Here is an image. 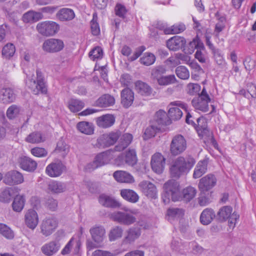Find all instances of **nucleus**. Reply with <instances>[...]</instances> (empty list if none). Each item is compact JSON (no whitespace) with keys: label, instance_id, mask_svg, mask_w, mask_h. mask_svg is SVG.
Masks as SVG:
<instances>
[{"label":"nucleus","instance_id":"1","mask_svg":"<svg viewBox=\"0 0 256 256\" xmlns=\"http://www.w3.org/2000/svg\"><path fill=\"white\" fill-rule=\"evenodd\" d=\"M34 70L32 72H24L26 75V79L25 80L26 84L31 90L34 94H38L40 92L42 94L46 93L47 88L42 73L40 70H36V80L34 79Z\"/></svg>","mask_w":256,"mask_h":256},{"label":"nucleus","instance_id":"2","mask_svg":"<svg viewBox=\"0 0 256 256\" xmlns=\"http://www.w3.org/2000/svg\"><path fill=\"white\" fill-rule=\"evenodd\" d=\"M195 162V160L191 156L178 157L173 162L170 168L172 176L179 178L184 173L189 172Z\"/></svg>","mask_w":256,"mask_h":256},{"label":"nucleus","instance_id":"3","mask_svg":"<svg viewBox=\"0 0 256 256\" xmlns=\"http://www.w3.org/2000/svg\"><path fill=\"white\" fill-rule=\"evenodd\" d=\"M121 136L119 130L112 131L100 135L94 144L96 148H104L114 144Z\"/></svg>","mask_w":256,"mask_h":256},{"label":"nucleus","instance_id":"4","mask_svg":"<svg viewBox=\"0 0 256 256\" xmlns=\"http://www.w3.org/2000/svg\"><path fill=\"white\" fill-rule=\"evenodd\" d=\"M114 152L113 150H109L98 154L92 162L86 166V170L91 172L100 166L108 164L114 158Z\"/></svg>","mask_w":256,"mask_h":256},{"label":"nucleus","instance_id":"5","mask_svg":"<svg viewBox=\"0 0 256 256\" xmlns=\"http://www.w3.org/2000/svg\"><path fill=\"white\" fill-rule=\"evenodd\" d=\"M126 212H114L110 214V218L114 222L125 225H130L134 223L136 218L132 214H136L135 210H125Z\"/></svg>","mask_w":256,"mask_h":256},{"label":"nucleus","instance_id":"6","mask_svg":"<svg viewBox=\"0 0 256 256\" xmlns=\"http://www.w3.org/2000/svg\"><path fill=\"white\" fill-rule=\"evenodd\" d=\"M187 144L185 138L181 134L174 136L170 146L172 156H177L182 154L186 149Z\"/></svg>","mask_w":256,"mask_h":256},{"label":"nucleus","instance_id":"7","mask_svg":"<svg viewBox=\"0 0 256 256\" xmlns=\"http://www.w3.org/2000/svg\"><path fill=\"white\" fill-rule=\"evenodd\" d=\"M38 32L44 36H52L56 34L59 29V25L53 21H45L38 24L36 26Z\"/></svg>","mask_w":256,"mask_h":256},{"label":"nucleus","instance_id":"8","mask_svg":"<svg viewBox=\"0 0 256 256\" xmlns=\"http://www.w3.org/2000/svg\"><path fill=\"white\" fill-rule=\"evenodd\" d=\"M210 98L207 94L206 88H203L200 94L197 98H194L192 102L194 108L203 112H206L208 110V104L210 102Z\"/></svg>","mask_w":256,"mask_h":256},{"label":"nucleus","instance_id":"9","mask_svg":"<svg viewBox=\"0 0 256 256\" xmlns=\"http://www.w3.org/2000/svg\"><path fill=\"white\" fill-rule=\"evenodd\" d=\"M64 47V44L61 40L49 38L46 40L42 46L44 51L48 53H54L60 51Z\"/></svg>","mask_w":256,"mask_h":256},{"label":"nucleus","instance_id":"10","mask_svg":"<svg viewBox=\"0 0 256 256\" xmlns=\"http://www.w3.org/2000/svg\"><path fill=\"white\" fill-rule=\"evenodd\" d=\"M198 126L196 130L198 134L202 138H208L211 140L214 145L216 144L214 139L212 132L208 128L206 120L203 117H200L196 120Z\"/></svg>","mask_w":256,"mask_h":256},{"label":"nucleus","instance_id":"11","mask_svg":"<svg viewBox=\"0 0 256 256\" xmlns=\"http://www.w3.org/2000/svg\"><path fill=\"white\" fill-rule=\"evenodd\" d=\"M58 226L56 220L54 218H46L40 226V232L46 237L50 236Z\"/></svg>","mask_w":256,"mask_h":256},{"label":"nucleus","instance_id":"12","mask_svg":"<svg viewBox=\"0 0 256 256\" xmlns=\"http://www.w3.org/2000/svg\"><path fill=\"white\" fill-rule=\"evenodd\" d=\"M216 182L215 176L208 174L200 180L198 184L199 190L201 192L209 191L216 185Z\"/></svg>","mask_w":256,"mask_h":256},{"label":"nucleus","instance_id":"13","mask_svg":"<svg viewBox=\"0 0 256 256\" xmlns=\"http://www.w3.org/2000/svg\"><path fill=\"white\" fill-rule=\"evenodd\" d=\"M66 170L65 165L61 161H57L47 166L46 173L50 177L55 178L60 176Z\"/></svg>","mask_w":256,"mask_h":256},{"label":"nucleus","instance_id":"14","mask_svg":"<svg viewBox=\"0 0 256 256\" xmlns=\"http://www.w3.org/2000/svg\"><path fill=\"white\" fill-rule=\"evenodd\" d=\"M151 166L152 170L157 174H161L165 164V158L160 153L154 154L151 158Z\"/></svg>","mask_w":256,"mask_h":256},{"label":"nucleus","instance_id":"15","mask_svg":"<svg viewBox=\"0 0 256 256\" xmlns=\"http://www.w3.org/2000/svg\"><path fill=\"white\" fill-rule=\"evenodd\" d=\"M61 244L58 240L50 241L41 247L42 252L46 256H52L59 250Z\"/></svg>","mask_w":256,"mask_h":256},{"label":"nucleus","instance_id":"16","mask_svg":"<svg viewBox=\"0 0 256 256\" xmlns=\"http://www.w3.org/2000/svg\"><path fill=\"white\" fill-rule=\"evenodd\" d=\"M24 221L26 226L32 230H34L38 223V217L36 210H28L24 215Z\"/></svg>","mask_w":256,"mask_h":256},{"label":"nucleus","instance_id":"17","mask_svg":"<svg viewBox=\"0 0 256 256\" xmlns=\"http://www.w3.org/2000/svg\"><path fill=\"white\" fill-rule=\"evenodd\" d=\"M4 182L9 185L19 184L24 182V178L21 173L17 171H10L6 174Z\"/></svg>","mask_w":256,"mask_h":256},{"label":"nucleus","instance_id":"18","mask_svg":"<svg viewBox=\"0 0 256 256\" xmlns=\"http://www.w3.org/2000/svg\"><path fill=\"white\" fill-rule=\"evenodd\" d=\"M19 163L22 170L28 172H34L38 166V164L34 160L26 156H21L19 158Z\"/></svg>","mask_w":256,"mask_h":256},{"label":"nucleus","instance_id":"19","mask_svg":"<svg viewBox=\"0 0 256 256\" xmlns=\"http://www.w3.org/2000/svg\"><path fill=\"white\" fill-rule=\"evenodd\" d=\"M98 202L102 206L108 208H118L121 206L118 201L104 193L102 194L99 196Z\"/></svg>","mask_w":256,"mask_h":256},{"label":"nucleus","instance_id":"20","mask_svg":"<svg viewBox=\"0 0 256 256\" xmlns=\"http://www.w3.org/2000/svg\"><path fill=\"white\" fill-rule=\"evenodd\" d=\"M186 43L184 38L176 36L169 39L166 42V46L170 50L176 51L182 48Z\"/></svg>","mask_w":256,"mask_h":256},{"label":"nucleus","instance_id":"21","mask_svg":"<svg viewBox=\"0 0 256 256\" xmlns=\"http://www.w3.org/2000/svg\"><path fill=\"white\" fill-rule=\"evenodd\" d=\"M208 160L204 158L200 160L194 170L193 178L195 179L200 178L208 171Z\"/></svg>","mask_w":256,"mask_h":256},{"label":"nucleus","instance_id":"22","mask_svg":"<svg viewBox=\"0 0 256 256\" xmlns=\"http://www.w3.org/2000/svg\"><path fill=\"white\" fill-rule=\"evenodd\" d=\"M134 93L129 88L124 89L121 92V103L124 107L128 108L133 103Z\"/></svg>","mask_w":256,"mask_h":256},{"label":"nucleus","instance_id":"23","mask_svg":"<svg viewBox=\"0 0 256 256\" xmlns=\"http://www.w3.org/2000/svg\"><path fill=\"white\" fill-rule=\"evenodd\" d=\"M93 240L97 242H102L105 238L106 230L102 226H94L90 230Z\"/></svg>","mask_w":256,"mask_h":256},{"label":"nucleus","instance_id":"24","mask_svg":"<svg viewBox=\"0 0 256 256\" xmlns=\"http://www.w3.org/2000/svg\"><path fill=\"white\" fill-rule=\"evenodd\" d=\"M114 122V117L110 114H104L96 118V124L102 128H108L112 126Z\"/></svg>","mask_w":256,"mask_h":256},{"label":"nucleus","instance_id":"25","mask_svg":"<svg viewBox=\"0 0 256 256\" xmlns=\"http://www.w3.org/2000/svg\"><path fill=\"white\" fill-rule=\"evenodd\" d=\"M113 176L118 182L132 183L134 182V177L126 171L117 170L113 174Z\"/></svg>","mask_w":256,"mask_h":256},{"label":"nucleus","instance_id":"26","mask_svg":"<svg viewBox=\"0 0 256 256\" xmlns=\"http://www.w3.org/2000/svg\"><path fill=\"white\" fill-rule=\"evenodd\" d=\"M215 216L214 210L212 208H206L202 212L200 220L203 225H208L212 222Z\"/></svg>","mask_w":256,"mask_h":256},{"label":"nucleus","instance_id":"27","mask_svg":"<svg viewBox=\"0 0 256 256\" xmlns=\"http://www.w3.org/2000/svg\"><path fill=\"white\" fill-rule=\"evenodd\" d=\"M43 14L39 12L29 10L24 14L22 20L26 23L35 22L42 19Z\"/></svg>","mask_w":256,"mask_h":256},{"label":"nucleus","instance_id":"28","mask_svg":"<svg viewBox=\"0 0 256 256\" xmlns=\"http://www.w3.org/2000/svg\"><path fill=\"white\" fill-rule=\"evenodd\" d=\"M16 96L12 89L4 88L0 90V100L4 104L10 103L15 100Z\"/></svg>","mask_w":256,"mask_h":256},{"label":"nucleus","instance_id":"29","mask_svg":"<svg viewBox=\"0 0 256 256\" xmlns=\"http://www.w3.org/2000/svg\"><path fill=\"white\" fill-rule=\"evenodd\" d=\"M132 136L131 134L126 133L122 135L118 145L114 147L116 151L120 152L124 150L131 143Z\"/></svg>","mask_w":256,"mask_h":256},{"label":"nucleus","instance_id":"30","mask_svg":"<svg viewBox=\"0 0 256 256\" xmlns=\"http://www.w3.org/2000/svg\"><path fill=\"white\" fill-rule=\"evenodd\" d=\"M26 202L24 194H17L14 198L12 204V209L14 212H20L23 210Z\"/></svg>","mask_w":256,"mask_h":256},{"label":"nucleus","instance_id":"31","mask_svg":"<svg viewBox=\"0 0 256 256\" xmlns=\"http://www.w3.org/2000/svg\"><path fill=\"white\" fill-rule=\"evenodd\" d=\"M114 102V98L110 94H106L101 96L96 102V105L102 108H106L113 106Z\"/></svg>","mask_w":256,"mask_h":256},{"label":"nucleus","instance_id":"32","mask_svg":"<svg viewBox=\"0 0 256 256\" xmlns=\"http://www.w3.org/2000/svg\"><path fill=\"white\" fill-rule=\"evenodd\" d=\"M56 16L61 21H70L74 18L75 14L70 8H62L58 12Z\"/></svg>","mask_w":256,"mask_h":256},{"label":"nucleus","instance_id":"33","mask_svg":"<svg viewBox=\"0 0 256 256\" xmlns=\"http://www.w3.org/2000/svg\"><path fill=\"white\" fill-rule=\"evenodd\" d=\"M45 140V138L41 132L35 131L30 133L25 138V141L30 144H39L44 142Z\"/></svg>","mask_w":256,"mask_h":256},{"label":"nucleus","instance_id":"34","mask_svg":"<svg viewBox=\"0 0 256 256\" xmlns=\"http://www.w3.org/2000/svg\"><path fill=\"white\" fill-rule=\"evenodd\" d=\"M140 234L141 231L140 228L138 226L132 227L128 230V234L124 240L126 243L130 244L138 239Z\"/></svg>","mask_w":256,"mask_h":256},{"label":"nucleus","instance_id":"35","mask_svg":"<svg viewBox=\"0 0 256 256\" xmlns=\"http://www.w3.org/2000/svg\"><path fill=\"white\" fill-rule=\"evenodd\" d=\"M136 88L141 95L150 96L152 93V88L147 84L142 81H137L135 84Z\"/></svg>","mask_w":256,"mask_h":256},{"label":"nucleus","instance_id":"36","mask_svg":"<svg viewBox=\"0 0 256 256\" xmlns=\"http://www.w3.org/2000/svg\"><path fill=\"white\" fill-rule=\"evenodd\" d=\"M170 105L172 106H178L180 108H181L182 109L184 110L186 112V122L187 124H192V126H194L196 125V124L192 120L190 119L192 118V116L190 113L188 111V106L186 104L182 102L181 101L178 100V101H174V102H171L170 104Z\"/></svg>","mask_w":256,"mask_h":256},{"label":"nucleus","instance_id":"37","mask_svg":"<svg viewBox=\"0 0 256 256\" xmlns=\"http://www.w3.org/2000/svg\"><path fill=\"white\" fill-rule=\"evenodd\" d=\"M78 130L82 133L88 135L94 134V127L92 123L87 122H80L77 124Z\"/></svg>","mask_w":256,"mask_h":256},{"label":"nucleus","instance_id":"38","mask_svg":"<svg viewBox=\"0 0 256 256\" xmlns=\"http://www.w3.org/2000/svg\"><path fill=\"white\" fill-rule=\"evenodd\" d=\"M48 189L52 192H64L68 190L66 184L55 180L50 182Z\"/></svg>","mask_w":256,"mask_h":256},{"label":"nucleus","instance_id":"39","mask_svg":"<svg viewBox=\"0 0 256 256\" xmlns=\"http://www.w3.org/2000/svg\"><path fill=\"white\" fill-rule=\"evenodd\" d=\"M167 119L166 112L162 110H160L156 112L153 122L160 127L161 126L167 124Z\"/></svg>","mask_w":256,"mask_h":256},{"label":"nucleus","instance_id":"40","mask_svg":"<svg viewBox=\"0 0 256 256\" xmlns=\"http://www.w3.org/2000/svg\"><path fill=\"white\" fill-rule=\"evenodd\" d=\"M84 106V102L78 99L72 98L68 103V107L70 110L73 112L80 111Z\"/></svg>","mask_w":256,"mask_h":256},{"label":"nucleus","instance_id":"41","mask_svg":"<svg viewBox=\"0 0 256 256\" xmlns=\"http://www.w3.org/2000/svg\"><path fill=\"white\" fill-rule=\"evenodd\" d=\"M156 82L160 86H166L176 83V78L174 74L167 76L164 74Z\"/></svg>","mask_w":256,"mask_h":256},{"label":"nucleus","instance_id":"42","mask_svg":"<svg viewBox=\"0 0 256 256\" xmlns=\"http://www.w3.org/2000/svg\"><path fill=\"white\" fill-rule=\"evenodd\" d=\"M166 69L164 66H158L154 68L151 71L152 78L157 81L166 73Z\"/></svg>","mask_w":256,"mask_h":256},{"label":"nucleus","instance_id":"43","mask_svg":"<svg viewBox=\"0 0 256 256\" xmlns=\"http://www.w3.org/2000/svg\"><path fill=\"white\" fill-rule=\"evenodd\" d=\"M164 192H177L180 190L178 183L174 180L166 182L163 186Z\"/></svg>","mask_w":256,"mask_h":256},{"label":"nucleus","instance_id":"44","mask_svg":"<svg viewBox=\"0 0 256 256\" xmlns=\"http://www.w3.org/2000/svg\"><path fill=\"white\" fill-rule=\"evenodd\" d=\"M138 188L143 192H156L157 190L156 186L148 180H143L140 182Z\"/></svg>","mask_w":256,"mask_h":256},{"label":"nucleus","instance_id":"45","mask_svg":"<svg viewBox=\"0 0 256 256\" xmlns=\"http://www.w3.org/2000/svg\"><path fill=\"white\" fill-rule=\"evenodd\" d=\"M172 106L168 110V115L170 118L174 120H180L182 116V112L180 108H182L178 106H172L169 104V106Z\"/></svg>","mask_w":256,"mask_h":256},{"label":"nucleus","instance_id":"46","mask_svg":"<svg viewBox=\"0 0 256 256\" xmlns=\"http://www.w3.org/2000/svg\"><path fill=\"white\" fill-rule=\"evenodd\" d=\"M125 162L129 166H133L137 162L138 159L134 150H130L124 156Z\"/></svg>","mask_w":256,"mask_h":256},{"label":"nucleus","instance_id":"47","mask_svg":"<svg viewBox=\"0 0 256 256\" xmlns=\"http://www.w3.org/2000/svg\"><path fill=\"white\" fill-rule=\"evenodd\" d=\"M186 30L185 25L182 24H176L169 27L165 30L166 34H174L182 32Z\"/></svg>","mask_w":256,"mask_h":256},{"label":"nucleus","instance_id":"48","mask_svg":"<svg viewBox=\"0 0 256 256\" xmlns=\"http://www.w3.org/2000/svg\"><path fill=\"white\" fill-rule=\"evenodd\" d=\"M123 230L118 226L112 228L108 234L109 239L110 241H114L122 236Z\"/></svg>","mask_w":256,"mask_h":256},{"label":"nucleus","instance_id":"49","mask_svg":"<svg viewBox=\"0 0 256 256\" xmlns=\"http://www.w3.org/2000/svg\"><path fill=\"white\" fill-rule=\"evenodd\" d=\"M232 208L230 206H224L218 211V214L220 219L226 220L232 214Z\"/></svg>","mask_w":256,"mask_h":256},{"label":"nucleus","instance_id":"50","mask_svg":"<svg viewBox=\"0 0 256 256\" xmlns=\"http://www.w3.org/2000/svg\"><path fill=\"white\" fill-rule=\"evenodd\" d=\"M0 234L7 239L14 238V232L10 227L4 224H0Z\"/></svg>","mask_w":256,"mask_h":256},{"label":"nucleus","instance_id":"51","mask_svg":"<svg viewBox=\"0 0 256 256\" xmlns=\"http://www.w3.org/2000/svg\"><path fill=\"white\" fill-rule=\"evenodd\" d=\"M156 60L155 56L150 52L145 53L140 59L141 64L148 66L152 64Z\"/></svg>","mask_w":256,"mask_h":256},{"label":"nucleus","instance_id":"52","mask_svg":"<svg viewBox=\"0 0 256 256\" xmlns=\"http://www.w3.org/2000/svg\"><path fill=\"white\" fill-rule=\"evenodd\" d=\"M160 127L158 126L153 122L152 124L148 127L145 130L144 135L146 138H149L152 137L154 136L157 132L160 130Z\"/></svg>","mask_w":256,"mask_h":256},{"label":"nucleus","instance_id":"53","mask_svg":"<svg viewBox=\"0 0 256 256\" xmlns=\"http://www.w3.org/2000/svg\"><path fill=\"white\" fill-rule=\"evenodd\" d=\"M55 150L56 152L60 154L64 157L68 153L69 148L62 140H60L58 142Z\"/></svg>","mask_w":256,"mask_h":256},{"label":"nucleus","instance_id":"54","mask_svg":"<svg viewBox=\"0 0 256 256\" xmlns=\"http://www.w3.org/2000/svg\"><path fill=\"white\" fill-rule=\"evenodd\" d=\"M176 74L178 78L182 80H187L190 77V73L184 66H179L176 69Z\"/></svg>","mask_w":256,"mask_h":256},{"label":"nucleus","instance_id":"55","mask_svg":"<svg viewBox=\"0 0 256 256\" xmlns=\"http://www.w3.org/2000/svg\"><path fill=\"white\" fill-rule=\"evenodd\" d=\"M16 51L14 46L12 44H6L2 48V54L6 58L13 56Z\"/></svg>","mask_w":256,"mask_h":256},{"label":"nucleus","instance_id":"56","mask_svg":"<svg viewBox=\"0 0 256 256\" xmlns=\"http://www.w3.org/2000/svg\"><path fill=\"white\" fill-rule=\"evenodd\" d=\"M198 202L200 206H206L211 202V196L210 193H200Z\"/></svg>","mask_w":256,"mask_h":256},{"label":"nucleus","instance_id":"57","mask_svg":"<svg viewBox=\"0 0 256 256\" xmlns=\"http://www.w3.org/2000/svg\"><path fill=\"white\" fill-rule=\"evenodd\" d=\"M97 14L94 13L93 14V18L90 22L92 32L94 36H98L100 33V28L99 24L97 22Z\"/></svg>","mask_w":256,"mask_h":256},{"label":"nucleus","instance_id":"58","mask_svg":"<svg viewBox=\"0 0 256 256\" xmlns=\"http://www.w3.org/2000/svg\"><path fill=\"white\" fill-rule=\"evenodd\" d=\"M30 153L34 156L38 158L45 157L48 154L47 150L45 148L40 147H35L32 148Z\"/></svg>","mask_w":256,"mask_h":256},{"label":"nucleus","instance_id":"59","mask_svg":"<svg viewBox=\"0 0 256 256\" xmlns=\"http://www.w3.org/2000/svg\"><path fill=\"white\" fill-rule=\"evenodd\" d=\"M184 214V210L178 208H171L167 210V215L173 218H180Z\"/></svg>","mask_w":256,"mask_h":256},{"label":"nucleus","instance_id":"60","mask_svg":"<svg viewBox=\"0 0 256 256\" xmlns=\"http://www.w3.org/2000/svg\"><path fill=\"white\" fill-rule=\"evenodd\" d=\"M124 199L132 203H136L139 200L137 193H120Z\"/></svg>","mask_w":256,"mask_h":256},{"label":"nucleus","instance_id":"61","mask_svg":"<svg viewBox=\"0 0 256 256\" xmlns=\"http://www.w3.org/2000/svg\"><path fill=\"white\" fill-rule=\"evenodd\" d=\"M187 92L190 95L199 94L200 86L198 84L190 83L187 85Z\"/></svg>","mask_w":256,"mask_h":256},{"label":"nucleus","instance_id":"62","mask_svg":"<svg viewBox=\"0 0 256 256\" xmlns=\"http://www.w3.org/2000/svg\"><path fill=\"white\" fill-rule=\"evenodd\" d=\"M20 110L16 105L11 106L7 110L6 116L10 119L15 118L18 114Z\"/></svg>","mask_w":256,"mask_h":256},{"label":"nucleus","instance_id":"63","mask_svg":"<svg viewBox=\"0 0 256 256\" xmlns=\"http://www.w3.org/2000/svg\"><path fill=\"white\" fill-rule=\"evenodd\" d=\"M102 56V50L100 47H96L92 50L89 54L90 58L92 60L100 58Z\"/></svg>","mask_w":256,"mask_h":256},{"label":"nucleus","instance_id":"64","mask_svg":"<svg viewBox=\"0 0 256 256\" xmlns=\"http://www.w3.org/2000/svg\"><path fill=\"white\" fill-rule=\"evenodd\" d=\"M118 253L116 252H111L108 251L97 250L94 252L92 256H116Z\"/></svg>","mask_w":256,"mask_h":256}]
</instances>
